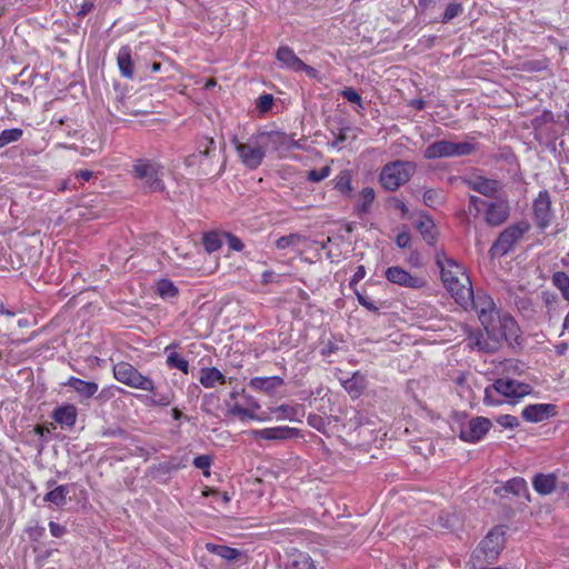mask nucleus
Segmentation results:
<instances>
[{
  "mask_svg": "<svg viewBox=\"0 0 569 569\" xmlns=\"http://www.w3.org/2000/svg\"><path fill=\"white\" fill-rule=\"evenodd\" d=\"M49 529L50 533L56 538H60L67 532V528L64 526H61L54 521L49 522Z\"/></svg>",
  "mask_w": 569,
  "mask_h": 569,
  "instance_id": "60",
  "label": "nucleus"
},
{
  "mask_svg": "<svg viewBox=\"0 0 569 569\" xmlns=\"http://www.w3.org/2000/svg\"><path fill=\"white\" fill-rule=\"evenodd\" d=\"M388 202L390 203V206L392 208L399 210L401 212L402 217H406L408 214L409 209L402 200H400L396 197H392L388 200Z\"/></svg>",
  "mask_w": 569,
  "mask_h": 569,
  "instance_id": "58",
  "label": "nucleus"
},
{
  "mask_svg": "<svg viewBox=\"0 0 569 569\" xmlns=\"http://www.w3.org/2000/svg\"><path fill=\"white\" fill-rule=\"evenodd\" d=\"M206 550L212 555H217L218 557L224 559L228 562H247L246 552L236 548L208 542L206 543Z\"/></svg>",
  "mask_w": 569,
  "mask_h": 569,
  "instance_id": "20",
  "label": "nucleus"
},
{
  "mask_svg": "<svg viewBox=\"0 0 569 569\" xmlns=\"http://www.w3.org/2000/svg\"><path fill=\"white\" fill-rule=\"evenodd\" d=\"M436 262L440 269L441 280L447 288V284H451L458 279L467 281V273L465 268L457 263L452 258L447 257L445 252L436 253Z\"/></svg>",
  "mask_w": 569,
  "mask_h": 569,
  "instance_id": "11",
  "label": "nucleus"
},
{
  "mask_svg": "<svg viewBox=\"0 0 569 569\" xmlns=\"http://www.w3.org/2000/svg\"><path fill=\"white\" fill-rule=\"evenodd\" d=\"M365 276H366V268L363 266H359L350 280V287H352L353 284L358 283L360 280H362L365 278Z\"/></svg>",
  "mask_w": 569,
  "mask_h": 569,
  "instance_id": "63",
  "label": "nucleus"
},
{
  "mask_svg": "<svg viewBox=\"0 0 569 569\" xmlns=\"http://www.w3.org/2000/svg\"><path fill=\"white\" fill-rule=\"evenodd\" d=\"M461 180L469 189L487 198H497V194L503 189L501 181L480 174L463 177Z\"/></svg>",
  "mask_w": 569,
  "mask_h": 569,
  "instance_id": "12",
  "label": "nucleus"
},
{
  "mask_svg": "<svg viewBox=\"0 0 569 569\" xmlns=\"http://www.w3.org/2000/svg\"><path fill=\"white\" fill-rule=\"evenodd\" d=\"M264 150L272 149L278 151L287 146V136L279 131H261L257 133Z\"/></svg>",
  "mask_w": 569,
  "mask_h": 569,
  "instance_id": "22",
  "label": "nucleus"
},
{
  "mask_svg": "<svg viewBox=\"0 0 569 569\" xmlns=\"http://www.w3.org/2000/svg\"><path fill=\"white\" fill-rule=\"evenodd\" d=\"M276 58L279 62H281L286 68L291 69L296 72L305 71L308 76L313 77L316 74V70L306 64L291 48L287 46H281L278 48L276 52Z\"/></svg>",
  "mask_w": 569,
  "mask_h": 569,
  "instance_id": "15",
  "label": "nucleus"
},
{
  "mask_svg": "<svg viewBox=\"0 0 569 569\" xmlns=\"http://www.w3.org/2000/svg\"><path fill=\"white\" fill-rule=\"evenodd\" d=\"M273 102V96L270 93H264L258 98L256 107L260 113H266L272 108Z\"/></svg>",
  "mask_w": 569,
  "mask_h": 569,
  "instance_id": "47",
  "label": "nucleus"
},
{
  "mask_svg": "<svg viewBox=\"0 0 569 569\" xmlns=\"http://www.w3.org/2000/svg\"><path fill=\"white\" fill-rule=\"evenodd\" d=\"M505 536L502 526L493 527L473 551L475 558L488 563L496 561L505 547Z\"/></svg>",
  "mask_w": 569,
  "mask_h": 569,
  "instance_id": "7",
  "label": "nucleus"
},
{
  "mask_svg": "<svg viewBox=\"0 0 569 569\" xmlns=\"http://www.w3.org/2000/svg\"><path fill=\"white\" fill-rule=\"evenodd\" d=\"M502 490L515 496H520L527 491V483L522 478H513L507 481L503 487L495 489L497 493L501 492Z\"/></svg>",
  "mask_w": 569,
  "mask_h": 569,
  "instance_id": "41",
  "label": "nucleus"
},
{
  "mask_svg": "<svg viewBox=\"0 0 569 569\" xmlns=\"http://www.w3.org/2000/svg\"><path fill=\"white\" fill-rule=\"evenodd\" d=\"M488 203L489 202L482 200L481 198L471 194L469 196L468 210L470 213L475 212V216H478L481 212L482 207L487 208Z\"/></svg>",
  "mask_w": 569,
  "mask_h": 569,
  "instance_id": "52",
  "label": "nucleus"
},
{
  "mask_svg": "<svg viewBox=\"0 0 569 569\" xmlns=\"http://www.w3.org/2000/svg\"><path fill=\"white\" fill-rule=\"evenodd\" d=\"M216 142L212 138H203L199 141L198 151L200 156L211 157L214 152Z\"/></svg>",
  "mask_w": 569,
  "mask_h": 569,
  "instance_id": "48",
  "label": "nucleus"
},
{
  "mask_svg": "<svg viewBox=\"0 0 569 569\" xmlns=\"http://www.w3.org/2000/svg\"><path fill=\"white\" fill-rule=\"evenodd\" d=\"M557 415V406L551 403H535L523 408L521 416L528 422H541Z\"/></svg>",
  "mask_w": 569,
  "mask_h": 569,
  "instance_id": "18",
  "label": "nucleus"
},
{
  "mask_svg": "<svg viewBox=\"0 0 569 569\" xmlns=\"http://www.w3.org/2000/svg\"><path fill=\"white\" fill-rule=\"evenodd\" d=\"M385 276L388 281L406 288L418 289L425 286V280L422 278L413 277L401 267H389L386 270Z\"/></svg>",
  "mask_w": 569,
  "mask_h": 569,
  "instance_id": "16",
  "label": "nucleus"
},
{
  "mask_svg": "<svg viewBox=\"0 0 569 569\" xmlns=\"http://www.w3.org/2000/svg\"><path fill=\"white\" fill-rule=\"evenodd\" d=\"M178 346V343L172 342L164 348V353H167V365L169 368L179 369L183 373H188L189 362L176 351Z\"/></svg>",
  "mask_w": 569,
  "mask_h": 569,
  "instance_id": "27",
  "label": "nucleus"
},
{
  "mask_svg": "<svg viewBox=\"0 0 569 569\" xmlns=\"http://www.w3.org/2000/svg\"><path fill=\"white\" fill-rule=\"evenodd\" d=\"M232 143L244 167L254 170L262 163L267 152L257 134L251 136L246 143L233 137Z\"/></svg>",
  "mask_w": 569,
  "mask_h": 569,
  "instance_id": "9",
  "label": "nucleus"
},
{
  "mask_svg": "<svg viewBox=\"0 0 569 569\" xmlns=\"http://www.w3.org/2000/svg\"><path fill=\"white\" fill-rule=\"evenodd\" d=\"M305 241H306L305 236H302L300 233H290V234L280 237L276 241V247L279 250H284L288 248H296V247L300 246L301 243H303Z\"/></svg>",
  "mask_w": 569,
  "mask_h": 569,
  "instance_id": "40",
  "label": "nucleus"
},
{
  "mask_svg": "<svg viewBox=\"0 0 569 569\" xmlns=\"http://www.w3.org/2000/svg\"><path fill=\"white\" fill-rule=\"evenodd\" d=\"M117 63L122 77L132 79L133 77V60L131 49L129 46H123L119 49L117 54Z\"/></svg>",
  "mask_w": 569,
  "mask_h": 569,
  "instance_id": "28",
  "label": "nucleus"
},
{
  "mask_svg": "<svg viewBox=\"0 0 569 569\" xmlns=\"http://www.w3.org/2000/svg\"><path fill=\"white\" fill-rule=\"evenodd\" d=\"M283 385V379L273 376V377H256L252 378L249 382V386L253 389L271 392L272 390L281 387Z\"/></svg>",
  "mask_w": 569,
  "mask_h": 569,
  "instance_id": "30",
  "label": "nucleus"
},
{
  "mask_svg": "<svg viewBox=\"0 0 569 569\" xmlns=\"http://www.w3.org/2000/svg\"><path fill=\"white\" fill-rule=\"evenodd\" d=\"M529 229L530 224L526 221L509 226L492 243L489 254L492 258L506 256Z\"/></svg>",
  "mask_w": 569,
  "mask_h": 569,
  "instance_id": "8",
  "label": "nucleus"
},
{
  "mask_svg": "<svg viewBox=\"0 0 569 569\" xmlns=\"http://www.w3.org/2000/svg\"><path fill=\"white\" fill-rule=\"evenodd\" d=\"M94 8V1L93 0H84L79 9L78 16L84 17L89 12H91Z\"/></svg>",
  "mask_w": 569,
  "mask_h": 569,
  "instance_id": "62",
  "label": "nucleus"
},
{
  "mask_svg": "<svg viewBox=\"0 0 569 569\" xmlns=\"http://www.w3.org/2000/svg\"><path fill=\"white\" fill-rule=\"evenodd\" d=\"M485 332L480 329H468L465 339L467 347L472 351L493 353L502 345V341H511L518 338L519 330L509 333L503 327L496 325H482Z\"/></svg>",
  "mask_w": 569,
  "mask_h": 569,
  "instance_id": "1",
  "label": "nucleus"
},
{
  "mask_svg": "<svg viewBox=\"0 0 569 569\" xmlns=\"http://www.w3.org/2000/svg\"><path fill=\"white\" fill-rule=\"evenodd\" d=\"M157 293L162 299L176 298L179 293L177 286L169 279H161L156 284Z\"/></svg>",
  "mask_w": 569,
  "mask_h": 569,
  "instance_id": "39",
  "label": "nucleus"
},
{
  "mask_svg": "<svg viewBox=\"0 0 569 569\" xmlns=\"http://www.w3.org/2000/svg\"><path fill=\"white\" fill-rule=\"evenodd\" d=\"M350 130V128H342L340 129L335 142L332 143V146L337 147L341 143H343L347 139H348V131Z\"/></svg>",
  "mask_w": 569,
  "mask_h": 569,
  "instance_id": "64",
  "label": "nucleus"
},
{
  "mask_svg": "<svg viewBox=\"0 0 569 569\" xmlns=\"http://www.w3.org/2000/svg\"><path fill=\"white\" fill-rule=\"evenodd\" d=\"M68 493V486L60 485L47 492L43 497V501L51 502L57 507H63L66 505Z\"/></svg>",
  "mask_w": 569,
  "mask_h": 569,
  "instance_id": "35",
  "label": "nucleus"
},
{
  "mask_svg": "<svg viewBox=\"0 0 569 569\" xmlns=\"http://www.w3.org/2000/svg\"><path fill=\"white\" fill-rule=\"evenodd\" d=\"M307 422L310 427L320 432H326L328 422L326 419L317 413H310L307 418Z\"/></svg>",
  "mask_w": 569,
  "mask_h": 569,
  "instance_id": "49",
  "label": "nucleus"
},
{
  "mask_svg": "<svg viewBox=\"0 0 569 569\" xmlns=\"http://www.w3.org/2000/svg\"><path fill=\"white\" fill-rule=\"evenodd\" d=\"M497 422L506 429H515L519 426V420L512 415H501L497 418Z\"/></svg>",
  "mask_w": 569,
  "mask_h": 569,
  "instance_id": "53",
  "label": "nucleus"
},
{
  "mask_svg": "<svg viewBox=\"0 0 569 569\" xmlns=\"http://www.w3.org/2000/svg\"><path fill=\"white\" fill-rule=\"evenodd\" d=\"M352 177L349 170H342L335 179V189L342 196H351L352 192Z\"/></svg>",
  "mask_w": 569,
  "mask_h": 569,
  "instance_id": "37",
  "label": "nucleus"
},
{
  "mask_svg": "<svg viewBox=\"0 0 569 569\" xmlns=\"http://www.w3.org/2000/svg\"><path fill=\"white\" fill-rule=\"evenodd\" d=\"M203 246L208 252H214L221 248L222 242L217 233L210 232L203 236Z\"/></svg>",
  "mask_w": 569,
  "mask_h": 569,
  "instance_id": "46",
  "label": "nucleus"
},
{
  "mask_svg": "<svg viewBox=\"0 0 569 569\" xmlns=\"http://www.w3.org/2000/svg\"><path fill=\"white\" fill-rule=\"evenodd\" d=\"M63 386L71 387L83 399H89L98 391V385L92 381H84L76 377H70Z\"/></svg>",
  "mask_w": 569,
  "mask_h": 569,
  "instance_id": "26",
  "label": "nucleus"
},
{
  "mask_svg": "<svg viewBox=\"0 0 569 569\" xmlns=\"http://www.w3.org/2000/svg\"><path fill=\"white\" fill-rule=\"evenodd\" d=\"M114 378L131 388L143 391H153L154 383L151 378L143 376L131 363L121 361L113 366Z\"/></svg>",
  "mask_w": 569,
  "mask_h": 569,
  "instance_id": "10",
  "label": "nucleus"
},
{
  "mask_svg": "<svg viewBox=\"0 0 569 569\" xmlns=\"http://www.w3.org/2000/svg\"><path fill=\"white\" fill-rule=\"evenodd\" d=\"M476 310L481 325H496L499 328L503 327L509 333L512 330H519L516 320L508 313L502 312L496 308V305L490 296L485 292L472 291V299L470 302Z\"/></svg>",
  "mask_w": 569,
  "mask_h": 569,
  "instance_id": "2",
  "label": "nucleus"
},
{
  "mask_svg": "<svg viewBox=\"0 0 569 569\" xmlns=\"http://www.w3.org/2000/svg\"><path fill=\"white\" fill-rule=\"evenodd\" d=\"M463 11V6L460 1L458 0H452L450 1L443 13H442V17H441V20L440 22L441 23H448L449 21H451L452 19L457 18L458 16H460Z\"/></svg>",
  "mask_w": 569,
  "mask_h": 569,
  "instance_id": "42",
  "label": "nucleus"
},
{
  "mask_svg": "<svg viewBox=\"0 0 569 569\" xmlns=\"http://www.w3.org/2000/svg\"><path fill=\"white\" fill-rule=\"evenodd\" d=\"M447 290L455 298L456 302L462 307H467L472 299V286L469 277L467 276V281H462L458 279L451 284H447Z\"/></svg>",
  "mask_w": 569,
  "mask_h": 569,
  "instance_id": "21",
  "label": "nucleus"
},
{
  "mask_svg": "<svg viewBox=\"0 0 569 569\" xmlns=\"http://www.w3.org/2000/svg\"><path fill=\"white\" fill-rule=\"evenodd\" d=\"M376 193L371 187L363 188L356 204V211L359 216H363L369 212L371 204L375 200Z\"/></svg>",
  "mask_w": 569,
  "mask_h": 569,
  "instance_id": "34",
  "label": "nucleus"
},
{
  "mask_svg": "<svg viewBox=\"0 0 569 569\" xmlns=\"http://www.w3.org/2000/svg\"><path fill=\"white\" fill-rule=\"evenodd\" d=\"M531 391L532 388L528 383L510 378H500L485 389L483 401L488 406H498L502 403V400L498 399L497 395L507 398L511 402L530 395Z\"/></svg>",
  "mask_w": 569,
  "mask_h": 569,
  "instance_id": "3",
  "label": "nucleus"
},
{
  "mask_svg": "<svg viewBox=\"0 0 569 569\" xmlns=\"http://www.w3.org/2000/svg\"><path fill=\"white\" fill-rule=\"evenodd\" d=\"M492 423L488 418L476 417L461 426L460 439L466 442H477L490 430Z\"/></svg>",
  "mask_w": 569,
  "mask_h": 569,
  "instance_id": "13",
  "label": "nucleus"
},
{
  "mask_svg": "<svg viewBox=\"0 0 569 569\" xmlns=\"http://www.w3.org/2000/svg\"><path fill=\"white\" fill-rule=\"evenodd\" d=\"M199 381L204 388H212L214 387L216 382L224 383L226 377L216 367L202 368L200 371Z\"/></svg>",
  "mask_w": 569,
  "mask_h": 569,
  "instance_id": "32",
  "label": "nucleus"
},
{
  "mask_svg": "<svg viewBox=\"0 0 569 569\" xmlns=\"http://www.w3.org/2000/svg\"><path fill=\"white\" fill-rule=\"evenodd\" d=\"M356 296H357V299H358V302L365 307L367 310L371 311V312H378L379 308L378 306L370 300V298L359 291H356Z\"/></svg>",
  "mask_w": 569,
  "mask_h": 569,
  "instance_id": "56",
  "label": "nucleus"
},
{
  "mask_svg": "<svg viewBox=\"0 0 569 569\" xmlns=\"http://www.w3.org/2000/svg\"><path fill=\"white\" fill-rule=\"evenodd\" d=\"M26 532L31 541H39L44 536L46 529L38 522H34L27 527Z\"/></svg>",
  "mask_w": 569,
  "mask_h": 569,
  "instance_id": "50",
  "label": "nucleus"
},
{
  "mask_svg": "<svg viewBox=\"0 0 569 569\" xmlns=\"http://www.w3.org/2000/svg\"><path fill=\"white\" fill-rule=\"evenodd\" d=\"M417 230L420 232L422 239L430 246L435 244L437 240V231L435 222L425 217L422 220L418 221L416 224Z\"/></svg>",
  "mask_w": 569,
  "mask_h": 569,
  "instance_id": "33",
  "label": "nucleus"
},
{
  "mask_svg": "<svg viewBox=\"0 0 569 569\" xmlns=\"http://www.w3.org/2000/svg\"><path fill=\"white\" fill-rule=\"evenodd\" d=\"M286 569H317L312 558L302 551L293 550L287 557Z\"/></svg>",
  "mask_w": 569,
  "mask_h": 569,
  "instance_id": "24",
  "label": "nucleus"
},
{
  "mask_svg": "<svg viewBox=\"0 0 569 569\" xmlns=\"http://www.w3.org/2000/svg\"><path fill=\"white\" fill-rule=\"evenodd\" d=\"M153 396L150 398V403L152 406H161L167 407L171 405L173 401L174 395L173 391L168 390L166 392H159L153 389Z\"/></svg>",
  "mask_w": 569,
  "mask_h": 569,
  "instance_id": "44",
  "label": "nucleus"
},
{
  "mask_svg": "<svg viewBox=\"0 0 569 569\" xmlns=\"http://www.w3.org/2000/svg\"><path fill=\"white\" fill-rule=\"evenodd\" d=\"M253 436L257 439L283 441L299 436V430L288 426H279L272 428H264L261 430H254Z\"/></svg>",
  "mask_w": 569,
  "mask_h": 569,
  "instance_id": "19",
  "label": "nucleus"
},
{
  "mask_svg": "<svg viewBox=\"0 0 569 569\" xmlns=\"http://www.w3.org/2000/svg\"><path fill=\"white\" fill-rule=\"evenodd\" d=\"M533 217L538 228L546 229L552 219L551 199L547 190L539 192L533 201Z\"/></svg>",
  "mask_w": 569,
  "mask_h": 569,
  "instance_id": "14",
  "label": "nucleus"
},
{
  "mask_svg": "<svg viewBox=\"0 0 569 569\" xmlns=\"http://www.w3.org/2000/svg\"><path fill=\"white\" fill-rule=\"evenodd\" d=\"M231 415L239 416V417H247L252 419L254 415L247 408H243L239 405L233 406L230 410Z\"/></svg>",
  "mask_w": 569,
  "mask_h": 569,
  "instance_id": "61",
  "label": "nucleus"
},
{
  "mask_svg": "<svg viewBox=\"0 0 569 569\" xmlns=\"http://www.w3.org/2000/svg\"><path fill=\"white\" fill-rule=\"evenodd\" d=\"M331 168L329 166L322 167L320 170H310L308 172V180L312 182H320L330 176Z\"/></svg>",
  "mask_w": 569,
  "mask_h": 569,
  "instance_id": "51",
  "label": "nucleus"
},
{
  "mask_svg": "<svg viewBox=\"0 0 569 569\" xmlns=\"http://www.w3.org/2000/svg\"><path fill=\"white\" fill-rule=\"evenodd\" d=\"M178 466L172 461H163L150 468L149 475L158 482H167L171 472L177 470Z\"/></svg>",
  "mask_w": 569,
  "mask_h": 569,
  "instance_id": "31",
  "label": "nucleus"
},
{
  "mask_svg": "<svg viewBox=\"0 0 569 569\" xmlns=\"http://www.w3.org/2000/svg\"><path fill=\"white\" fill-rule=\"evenodd\" d=\"M342 386L351 398H359L367 387V380L360 372H355L342 382Z\"/></svg>",
  "mask_w": 569,
  "mask_h": 569,
  "instance_id": "29",
  "label": "nucleus"
},
{
  "mask_svg": "<svg viewBox=\"0 0 569 569\" xmlns=\"http://www.w3.org/2000/svg\"><path fill=\"white\" fill-rule=\"evenodd\" d=\"M23 136L22 129L12 128L6 129L0 133V148L8 146L9 143L19 141Z\"/></svg>",
  "mask_w": 569,
  "mask_h": 569,
  "instance_id": "43",
  "label": "nucleus"
},
{
  "mask_svg": "<svg viewBox=\"0 0 569 569\" xmlns=\"http://www.w3.org/2000/svg\"><path fill=\"white\" fill-rule=\"evenodd\" d=\"M77 408L73 405H63L52 411V419L62 426L72 427L77 421Z\"/></svg>",
  "mask_w": 569,
  "mask_h": 569,
  "instance_id": "23",
  "label": "nucleus"
},
{
  "mask_svg": "<svg viewBox=\"0 0 569 569\" xmlns=\"http://www.w3.org/2000/svg\"><path fill=\"white\" fill-rule=\"evenodd\" d=\"M410 241L411 237L407 231L399 232L396 237V244L401 249L408 248L410 246Z\"/></svg>",
  "mask_w": 569,
  "mask_h": 569,
  "instance_id": "59",
  "label": "nucleus"
},
{
  "mask_svg": "<svg viewBox=\"0 0 569 569\" xmlns=\"http://www.w3.org/2000/svg\"><path fill=\"white\" fill-rule=\"evenodd\" d=\"M341 96L349 102L361 106V96L351 87H347L341 91Z\"/></svg>",
  "mask_w": 569,
  "mask_h": 569,
  "instance_id": "55",
  "label": "nucleus"
},
{
  "mask_svg": "<svg viewBox=\"0 0 569 569\" xmlns=\"http://www.w3.org/2000/svg\"><path fill=\"white\" fill-rule=\"evenodd\" d=\"M551 282L561 292L562 298L569 302V274L556 271L551 277Z\"/></svg>",
  "mask_w": 569,
  "mask_h": 569,
  "instance_id": "38",
  "label": "nucleus"
},
{
  "mask_svg": "<svg viewBox=\"0 0 569 569\" xmlns=\"http://www.w3.org/2000/svg\"><path fill=\"white\" fill-rule=\"evenodd\" d=\"M211 462H212L211 457H210V456H208V455H201V456H198V457H196V458L193 459V466H194L196 468H198V469L203 470V473H204L206 476H208V475H209L208 469L210 468Z\"/></svg>",
  "mask_w": 569,
  "mask_h": 569,
  "instance_id": "54",
  "label": "nucleus"
},
{
  "mask_svg": "<svg viewBox=\"0 0 569 569\" xmlns=\"http://www.w3.org/2000/svg\"><path fill=\"white\" fill-rule=\"evenodd\" d=\"M533 489L543 496L555 491L557 486V476L555 473H538L532 479Z\"/></svg>",
  "mask_w": 569,
  "mask_h": 569,
  "instance_id": "25",
  "label": "nucleus"
},
{
  "mask_svg": "<svg viewBox=\"0 0 569 569\" xmlns=\"http://www.w3.org/2000/svg\"><path fill=\"white\" fill-rule=\"evenodd\" d=\"M423 203L432 209L441 208L446 203V193L442 189H427L423 192Z\"/></svg>",
  "mask_w": 569,
  "mask_h": 569,
  "instance_id": "36",
  "label": "nucleus"
},
{
  "mask_svg": "<svg viewBox=\"0 0 569 569\" xmlns=\"http://www.w3.org/2000/svg\"><path fill=\"white\" fill-rule=\"evenodd\" d=\"M224 237L227 239V243H228L230 249H232L234 251H241L243 249L242 241L238 237H236L234 234H232V233H224Z\"/></svg>",
  "mask_w": 569,
  "mask_h": 569,
  "instance_id": "57",
  "label": "nucleus"
},
{
  "mask_svg": "<svg viewBox=\"0 0 569 569\" xmlns=\"http://www.w3.org/2000/svg\"><path fill=\"white\" fill-rule=\"evenodd\" d=\"M476 151L477 146L469 141L452 142L443 139L429 144L423 151V158L427 160H435L440 158L463 157Z\"/></svg>",
  "mask_w": 569,
  "mask_h": 569,
  "instance_id": "6",
  "label": "nucleus"
},
{
  "mask_svg": "<svg viewBox=\"0 0 569 569\" xmlns=\"http://www.w3.org/2000/svg\"><path fill=\"white\" fill-rule=\"evenodd\" d=\"M299 407H292L289 405H281L274 409H272L273 413H281L282 419H288L290 421H298Z\"/></svg>",
  "mask_w": 569,
  "mask_h": 569,
  "instance_id": "45",
  "label": "nucleus"
},
{
  "mask_svg": "<svg viewBox=\"0 0 569 569\" xmlns=\"http://www.w3.org/2000/svg\"><path fill=\"white\" fill-rule=\"evenodd\" d=\"M510 214V207L507 200L489 202L486 208L485 221L490 227H498L505 223Z\"/></svg>",
  "mask_w": 569,
  "mask_h": 569,
  "instance_id": "17",
  "label": "nucleus"
},
{
  "mask_svg": "<svg viewBox=\"0 0 569 569\" xmlns=\"http://www.w3.org/2000/svg\"><path fill=\"white\" fill-rule=\"evenodd\" d=\"M416 171V164L409 161L396 160L383 166L380 172V183L389 191H395L406 184Z\"/></svg>",
  "mask_w": 569,
  "mask_h": 569,
  "instance_id": "4",
  "label": "nucleus"
},
{
  "mask_svg": "<svg viewBox=\"0 0 569 569\" xmlns=\"http://www.w3.org/2000/svg\"><path fill=\"white\" fill-rule=\"evenodd\" d=\"M162 170L163 168L160 163L150 159H138L132 166V174L134 178L141 180L143 187L150 192L164 190Z\"/></svg>",
  "mask_w": 569,
  "mask_h": 569,
  "instance_id": "5",
  "label": "nucleus"
}]
</instances>
